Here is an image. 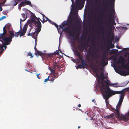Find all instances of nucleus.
<instances>
[{
  "label": "nucleus",
  "mask_w": 129,
  "mask_h": 129,
  "mask_svg": "<svg viewBox=\"0 0 129 129\" xmlns=\"http://www.w3.org/2000/svg\"><path fill=\"white\" fill-rule=\"evenodd\" d=\"M111 52H110V54H115L116 53V51H118L117 49H112L111 50Z\"/></svg>",
  "instance_id": "nucleus-37"
},
{
  "label": "nucleus",
  "mask_w": 129,
  "mask_h": 129,
  "mask_svg": "<svg viewBox=\"0 0 129 129\" xmlns=\"http://www.w3.org/2000/svg\"><path fill=\"white\" fill-rule=\"evenodd\" d=\"M28 54L29 56H31V58L33 57L34 56H33L32 55V53L30 52H29V53H28Z\"/></svg>",
  "instance_id": "nucleus-46"
},
{
  "label": "nucleus",
  "mask_w": 129,
  "mask_h": 129,
  "mask_svg": "<svg viewBox=\"0 0 129 129\" xmlns=\"http://www.w3.org/2000/svg\"><path fill=\"white\" fill-rule=\"evenodd\" d=\"M50 78H51L50 79H49V80L50 81V82L51 83L53 82L54 80L55 79V78H54L52 76Z\"/></svg>",
  "instance_id": "nucleus-40"
},
{
  "label": "nucleus",
  "mask_w": 129,
  "mask_h": 129,
  "mask_svg": "<svg viewBox=\"0 0 129 129\" xmlns=\"http://www.w3.org/2000/svg\"><path fill=\"white\" fill-rule=\"evenodd\" d=\"M0 39L2 40L4 42V43L6 45H9L12 41L11 39L9 37H7L6 36H4L2 38H0Z\"/></svg>",
  "instance_id": "nucleus-12"
},
{
  "label": "nucleus",
  "mask_w": 129,
  "mask_h": 129,
  "mask_svg": "<svg viewBox=\"0 0 129 129\" xmlns=\"http://www.w3.org/2000/svg\"><path fill=\"white\" fill-rule=\"evenodd\" d=\"M48 21L50 23L53 25H54L56 28L58 27V25L56 24L55 23L53 22L51 20H48Z\"/></svg>",
  "instance_id": "nucleus-36"
},
{
  "label": "nucleus",
  "mask_w": 129,
  "mask_h": 129,
  "mask_svg": "<svg viewBox=\"0 0 129 129\" xmlns=\"http://www.w3.org/2000/svg\"><path fill=\"white\" fill-rule=\"evenodd\" d=\"M93 47H89L88 48V53L89 54V57L90 56L92 59H96V63L98 64L99 62L97 60L99 56L95 52V48L96 46L95 44V42H94L93 44L92 45Z\"/></svg>",
  "instance_id": "nucleus-2"
},
{
  "label": "nucleus",
  "mask_w": 129,
  "mask_h": 129,
  "mask_svg": "<svg viewBox=\"0 0 129 129\" xmlns=\"http://www.w3.org/2000/svg\"><path fill=\"white\" fill-rule=\"evenodd\" d=\"M120 29H127V28L126 27H122V26H121V27H120Z\"/></svg>",
  "instance_id": "nucleus-50"
},
{
  "label": "nucleus",
  "mask_w": 129,
  "mask_h": 129,
  "mask_svg": "<svg viewBox=\"0 0 129 129\" xmlns=\"http://www.w3.org/2000/svg\"><path fill=\"white\" fill-rule=\"evenodd\" d=\"M123 50L124 51H129V48H124Z\"/></svg>",
  "instance_id": "nucleus-45"
},
{
  "label": "nucleus",
  "mask_w": 129,
  "mask_h": 129,
  "mask_svg": "<svg viewBox=\"0 0 129 129\" xmlns=\"http://www.w3.org/2000/svg\"><path fill=\"white\" fill-rule=\"evenodd\" d=\"M74 25H73L71 27V28L72 30L70 31L69 29V27H61V29L62 30H65V31L67 32L69 34H70V36L73 37V39L74 40V34L75 32L74 29Z\"/></svg>",
  "instance_id": "nucleus-8"
},
{
  "label": "nucleus",
  "mask_w": 129,
  "mask_h": 129,
  "mask_svg": "<svg viewBox=\"0 0 129 129\" xmlns=\"http://www.w3.org/2000/svg\"><path fill=\"white\" fill-rule=\"evenodd\" d=\"M90 63V67L92 68L93 71L94 72L96 73L99 72V69L97 66L96 64H95V67H94L93 65V62L91 61H89Z\"/></svg>",
  "instance_id": "nucleus-14"
},
{
  "label": "nucleus",
  "mask_w": 129,
  "mask_h": 129,
  "mask_svg": "<svg viewBox=\"0 0 129 129\" xmlns=\"http://www.w3.org/2000/svg\"><path fill=\"white\" fill-rule=\"evenodd\" d=\"M84 0L82 1V0H76L75 2V5L79 9H81L84 6Z\"/></svg>",
  "instance_id": "nucleus-11"
},
{
  "label": "nucleus",
  "mask_w": 129,
  "mask_h": 129,
  "mask_svg": "<svg viewBox=\"0 0 129 129\" xmlns=\"http://www.w3.org/2000/svg\"><path fill=\"white\" fill-rule=\"evenodd\" d=\"M109 41L111 43H112V40H110Z\"/></svg>",
  "instance_id": "nucleus-61"
},
{
  "label": "nucleus",
  "mask_w": 129,
  "mask_h": 129,
  "mask_svg": "<svg viewBox=\"0 0 129 129\" xmlns=\"http://www.w3.org/2000/svg\"><path fill=\"white\" fill-rule=\"evenodd\" d=\"M41 14L43 16V21L41 20V19H40V20L42 23H44L45 22L47 21L48 20H49L45 16L44 14Z\"/></svg>",
  "instance_id": "nucleus-19"
},
{
  "label": "nucleus",
  "mask_w": 129,
  "mask_h": 129,
  "mask_svg": "<svg viewBox=\"0 0 129 129\" xmlns=\"http://www.w3.org/2000/svg\"><path fill=\"white\" fill-rule=\"evenodd\" d=\"M37 44V42H36V43H35V45L34 47V49L35 50V55H39L40 56L43 60L45 59L46 58H51L53 56V54H46L38 51L36 48Z\"/></svg>",
  "instance_id": "nucleus-3"
},
{
  "label": "nucleus",
  "mask_w": 129,
  "mask_h": 129,
  "mask_svg": "<svg viewBox=\"0 0 129 129\" xmlns=\"http://www.w3.org/2000/svg\"><path fill=\"white\" fill-rule=\"evenodd\" d=\"M101 29L103 31V33L104 32V28H103V27H101Z\"/></svg>",
  "instance_id": "nucleus-53"
},
{
  "label": "nucleus",
  "mask_w": 129,
  "mask_h": 129,
  "mask_svg": "<svg viewBox=\"0 0 129 129\" xmlns=\"http://www.w3.org/2000/svg\"><path fill=\"white\" fill-rule=\"evenodd\" d=\"M55 54H58L59 53V52H58V51L57 50L56 51V52H55Z\"/></svg>",
  "instance_id": "nucleus-52"
},
{
  "label": "nucleus",
  "mask_w": 129,
  "mask_h": 129,
  "mask_svg": "<svg viewBox=\"0 0 129 129\" xmlns=\"http://www.w3.org/2000/svg\"><path fill=\"white\" fill-rule=\"evenodd\" d=\"M99 0H95V2L96 3H97V1H98Z\"/></svg>",
  "instance_id": "nucleus-63"
},
{
  "label": "nucleus",
  "mask_w": 129,
  "mask_h": 129,
  "mask_svg": "<svg viewBox=\"0 0 129 129\" xmlns=\"http://www.w3.org/2000/svg\"><path fill=\"white\" fill-rule=\"evenodd\" d=\"M40 75V74H38L37 75V77L39 78V79H40V78L39 77V76Z\"/></svg>",
  "instance_id": "nucleus-54"
},
{
  "label": "nucleus",
  "mask_w": 129,
  "mask_h": 129,
  "mask_svg": "<svg viewBox=\"0 0 129 129\" xmlns=\"http://www.w3.org/2000/svg\"><path fill=\"white\" fill-rule=\"evenodd\" d=\"M62 26L61 25H59V27L58 26L57 27V29L58 33L61 34L63 32V30L61 29Z\"/></svg>",
  "instance_id": "nucleus-27"
},
{
  "label": "nucleus",
  "mask_w": 129,
  "mask_h": 129,
  "mask_svg": "<svg viewBox=\"0 0 129 129\" xmlns=\"http://www.w3.org/2000/svg\"><path fill=\"white\" fill-rule=\"evenodd\" d=\"M99 78L102 80H104V76L103 74V73H102L100 74Z\"/></svg>",
  "instance_id": "nucleus-38"
},
{
  "label": "nucleus",
  "mask_w": 129,
  "mask_h": 129,
  "mask_svg": "<svg viewBox=\"0 0 129 129\" xmlns=\"http://www.w3.org/2000/svg\"><path fill=\"white\" fill-rule=\"evenodd\" d=\"M22 17L23 18V19H20V23L21 22L24 21L26 18V17L25 16V15L24 13H22L21 14Z\"/></svg>",
  "instance_id": "nucleus-30"
},
{
  "label": "nucleus",
  "mask_w": 129,
  "mask_h": 129,
  "mask_svg": "<svg viewBox=\"0 0 129 129\" xmlns=\"http://www.w3.org/2000/svg\"><path fill=\"white\" fill-rule=\"evenodd\" d=\"M110 109L112 111H113L114 112V113H115V111H116L115 109H114L112 107H111L110 108Z\"/></svg>",
  "instance_id": "nucleus-47"
},
{
  "label": "nucleus",
  "mask_w": 129,
  "mask_h": 129,
  "mask_svg": "<svg viewBox=\"0 0 129 129\" xmlns=\"http://www.w3.org/2000/svg\"><path fill=\"white\" fill-rule=\"evenodd\" d=\"M115 0H110L109 3V5L111 6H112L113 9L114 8V3Z\"/></svg>",
  "instance_id": "nucleus-33"
},
{
  "label": "nucleus",
  "mask_w": 129,
  "mask_h": 129,
  "mask_svg": "<svg viewBox=\"0 0 129 129\" xmlns=\"http://www.w3.org/2000/svg\"><path fill=\"white\" fill-rule=\"evenodd\" d=\"M120 114V117L119 118H121V119L123 120L125 122L127 121L128 120V119L127 117H126L125 116H121Z\"/></svg>",
  "instance_id": "nucleus-28"
},
{
  "label": "nucleus",
  "mask_w": 129,
  "mask_h": 129,
  "mask_svg": "<svg viewBox=\"0 0 129 129\" xmlns=\"http://www.w3.org/2000/svg\"><path fill=\"white\" fill-rule=\"evenodd\" d=\"M49 76L47 78L45 79V80H44V82H47L49 80Z\"/></svg>",
  "instance_id": "nucleus-49"
},
{
  "label": "nucleus",
  "mask_w": 129,
  "mask_h": 129,
  "mask_svg": "<svg viewBox=\"0 0 129 129\" xmlns=\"http://www.w3.org/2000/svg\"><path fill=\"white\" fill-rule=\"evenodd\" d=\"M31 28H30V30L29 31V33L27 34V35L28 36H31L32 37V34H31V33H30V32L31 30V28H32L31 27Z\"/></svg>",
  "instance_id": "nucleus-44"
},
{
  "label": "nucleus",
  "mask_w": 129,
  "mask_h": 129,
  "mask_svg": "<svg viewBox=\"0 0 129 129\" xmlns=\"http://www.w3.org/2000/svg\"><path fill=\"white\" fill-rule=\"evenodd\" d=\"M108 6L109 5L108 4L107 5V6L106 5H104L103 6V11L108 12L109 10Z\"/></svg>",
  "instance_id": "nucleus-25"
},
{
  "label": "nucleus",
  "mask_w": 129,
  "mask_h": 129,
  "mask_svg": "<svg viewBox=\"0 0 129 129\" xmlns=\"http://www.w3.org/2000/svg\"><path fill=\"white\" fill-rule=\"evenodd\" d=\"M75 54L79 57V59H82V58H83V56L80 54V52L76 51L75 52Z\"/></svg>",
  "instance_id": "nucleus-32"
},
{
  "label": "nucleus",
  "mask_w": 129,
  "mask_h": 129,
  "mask_svg": "<svg viewBox=\"0 0 129 129\" xmlns=\"http://www.w3.org/2000/svg\"><path fill=\"white\" fill-rule=\"evenodd\" d=\"M67 25V23L66 22L64 21L63 22L62 24L61 25L62 27H64V26Z\"/></svg>",
  "instance_id": "nucleus-42"
},
{
  "label": "nucleus",
  "mask_w": 129,
  "mask_h": 129,
  "mask_svg": "<svg viewBox=\"0 0 129 129\" xmlns=\"http://www.w3.org/2000/svg\"><path fill=\"white\" fill-rule=\"evenodd\" d=\"M112 6H111L110 12L109 14L108 21V25H110V24L114 21L113 18L115 15V12L114 9V7L113 9Z\"/></svg>",
  "instance_id": "nucleus-7"
},
{
  "label": "nucleus",
  "mask_w": 129,
  "mask_h": 129,
  "mask_svg": "<svg viewBox=\"0 0 129 129\" xmlns=\"http://www.w3.org/2000/svg\"><path fill=\"white\" fill-rule=\"evenodd\" d=\"M114 47V44H112L111 46V48H113Z\"/></svg>",
  "instance_id": "nucleus-55"
},
{
  "label": "nucleus",
  "mask_w": 129,
  "mask_h": 129,
  "mask_svg": "<svg viewBox=\"0 0 129 129\" xmlns=\"http://www.w3.org/2000/svg\"><path fill=\"white\" fill-rule=\"evenodd\" d=\"M2 10H3L2 8V7H1V8H0V11H2Z\"/></svg>",
  "instance_id": "nucleus-60"
},
{
  "label": "nucleus",
  "mask_w": 129,
  "mask_h": 129,
  "mask_svg": "<svg viewBox=\"0 0 129 129\" xmlns=\"http://www.w3.org/2000/svg\"><path fill=\"white\" fill-rule=\"evenodd\" d=\"M126 73L124 71H122L121 72V73L122 74H123V75L124 76H125V73ZM127 73V75H129V71H128L127 72H126Z\"/></svg>",
  "instance_id": "nucleus-39"
},
{
  "label": "nucleus",
  "mask_w": 129,
  "mask_h": 129,
  "mask_svg": "<svg viewBox=\"0 0 129 129\" xmlns=\"http://www.w3.org/2000/svg\"><path fill=\"white\" fill-rule=\"evenodd\" d=\"M105 82L108 85L105 86V88L104 90L103 91V93L102 94L103 98L105 101L107 100L109 98L112 96L116 94H120L121 93V91H114L111 90L110 88L109 85L110 86H113V87H117V86H115L116 84H110V81H105Z\"/></svg>",
  "instance_id": "nucleus-1"
},
{
  "label": "nucleus",
  "mask_w": 129,
  "mask_h": 129,
  "mask_svg": "<svg viewBox=\"0 0 129 129\" xmlns=\"http://www.w3.org/2000/svg\"><path fill=\"white\" fill-rule=\"evenodd\" d=\"M101 84L100 86V90L102 92V94L103 93V91L104 90L105 88V85L104 84L103 82H101Z\"/></svg>",
  "instance_id": "nucleus-17"
},
{
  "label": "nucleus",
  "mask_w": 129,
  "mask_h": 129,
  "mask_svg": "<svg viewBox=\"0 0 129 129\" xmlns=\"http://www.w3.org/2000/svg\"><path fill=\"white\" fill-rule=\"evenodd\" d=\"M98 127H99V128H101L102 129V128L104 127H103V122L101 121H99L98 123Z\"/></svg>",
  "instance_id": "nucleus-31"
},
{
  "label": "nucleus",
  "mask_w": 129,
  "mask_h": 129,
  "mask_svg": "<svg viewBox=\"0 0 129 129\" xmlns=\"http://www.w3.org/2000/svg\"><path fill=\"white\" fill-rule=\"evenodd\" d=\"M40 19L39 18H37L35 16V15L33 14L32 16L30 18V24L29 26L30 27H33V24H34V25H37V24H39V22L41 23L40 21Z\"/></svg>",
  "instance_id": "nucleus-6"
},
{
  "label": "nucleus",
  "mask_w": 129,
  "mask_h": 129,
  "mask_svg": "<svg viewBox=\"0 0 129 129\" xmlns=\"http://www.w3.org/2000/svg\"><path fill=\"white\" fill-rule=\"evenodd\" d=\"M75 39H76V40H77V41H78V40L79 39V37H78L77 36H76V37Z\"/></svg>",
  "instance_id": "nucleus-51"
},
{
  "label": "nucleus",
  "mask_w": 129,
  "mask_h": 129,
  "mask_svg": "<svg viewBox=\"0 0 129 129\" xmlns=\"http://www.w3.org/2000/svg\"><path fill=\"white\" fill-rule=\"evenodd\" d=\"M25 5V1L21 2L18 6V8L20 10L22 7H24Z\"/></svg>",
  "instance_id": "nucleus-24"
},
{
  "label": "nucleus",
  "mask_w": 129,
  "mask_h": 129,
  "mask_svg": "<svg viewBox=\"0 0 129 129\" xmlns=\"http://www.w3.org/2000/svg\"><path fill=\"white\" fill-rule=\"evenodd\" d=\"M81 22V20L76 22V23L77 24L76 26H75V27L76 30H78L79 29V26L80 25V23Z\"/></svg>",
  "instance_id": "nucleus-20"
},
{
  "label": "nucleus",
  "mask_w": 129,
  "mask_h": 129,
  "mask_svg": "<svg viewBox=\"0 0 129 129\" xmlns=\"http://www.w3.org/2000/svg\"><path fill=\"white\" fill-rule=\"evenodd\" d=\"M102 129H110V128H106V127H104L102 128Z\"/></svg>",
  "instance_id": "nucleus-59"
},
{
  "label": "nucleus",
  "mask_w": 129,
  "mask_h": 129,
  "mask_svg": "<svg viewBox=\"0 0 129 129\" xmlns=\"http://www.w3.org/2000/svg\"><path fill=\"white\" fill-rule=\"evenodd\" d=\"M107 50L108 51L110 49V47H107Z\"/></svg>",
  "instance_id": "nucleus-58"
},
{
  "label": "nucleus",
  "mask_w": 129,
  "mask_h": 129,
  "mask_svg": "<svg viewBox=\"0 0 129 129\" xmlns=\"http://www.w3.org/2000/svg\"><path fill=\"white\" fill-rule=\"evenodd\" d=\"M116 47L119 49H120V48L119 46Z\"/></svg>",
  "instance_id": "nucleus-64"
},
{
  "label": "nucleus",
  "mask_w": 129,
  "mask_h": 129,
  "mask_svg": "<svg viewBox=\"0 0 129 129\" xmlns=\"http://www.w3.org/2000/svg\"><path fill=\"white\" fill-rule=\"evenodd\" d=\"M25 4L26 5H29L31 7H32V5L31 3V2L29 1H25Z\"/></svg>",
  "instance_id": "nucleus-35"
},
{
  "label": "nucleus",
  "mask_w": 129,
  "mask_h": 129,
  "mask_svg": "<svg viewBox=\"0 0 129 129\" xmlns=\"http://www.w3.org/2000/svg\"><path fill=\"white\" fill-rule=\"evenodd\" d=\"M6 16H3L2 17H1L0 18V21L2 20L3 19L6 18Z\"/></svg>",
  "instance_id": "nucleus-48"
},
{
  "label": "nucleus",
  "mask_w": 129,
  "mask_h": 129,
  "mask_svg": "<svg viewBox=\"0 0 129 129\" xmlns=\"http://www.w3.org/2000/svg\"><path fill=\"white\" fill-rule=\"evenodd\" d=\"M121 91V93L120 94L121 95L120 98L116 107V109H115L116 113L118 117H120V114L119 113V110L120 108L121 105L122 104L125 95V93L124 91Z\"/></svg>",
  "instance_id": "nucleus-4"
},
{
  "label": "nucleus",
  "mask_w": 129,
  "mask_h": 129,
  "mask_svg": "<svg viewBox=\"0 0 129 129\" xmlns=\"http://www.w3.org/2000/svg\"><path fill=\"white\" fill-rule=\"evenodd\" d=\"M51 68L55 71V70H56V69L59 70L60 69L59 65L57 64L56 63L54 64L53 66Z\"/></svg>",
  "instance_id": "nucleus-22"
},
{
  "label": "nucleus",
  "mask_w": 129,
  "mask_h": 129,
  "mask_svg": "<svg viewBox=\"0 0 129 129\" xmlns=\"http://www.w3.org/2000/svg\"><path fill=\"white\" fill-rule=\"evenodd\" d=\"M7 0H3L2 1H3V4H5Z\"/></svg>",
  "instance_id": "nucleus-56"
},
{
  "label": "nucleus",
  "mask_w": 129,
  "mask_h": 129,
  "mask_svg": "<svg viewBox=\"0 0 129 129\" xmlns=\"http://www.w3.org/2000/svg\"><path fill=\"white\" fill-rule=\"evenodd\" d=\"M78 65V67H79V68H80L81 69L85 68L82 64H79Z\"/></svg>",
  "instance_id": "nucleus-43"
},
{
  "label": "nucleus",
  "mask_w": 129,
  "mask_h": 129,
  "mask_svg": "<svg viewBox=\"0 0 129 129\" xmlns=\"http://www.w3.org/2000/svg\"><path fill=\"white\" fill-rule=\"evenodd\" d=\"M49 68L51 73L53 74V76L55 79L57 78L58 77V74L56 73L55 71L53 69H52L51 67H49Z\"/></svg>",
  "instance_id": "nucleus-16"
},
{
  "label": "nucleus",
  "mask_w": 129,
  "mask_h": 129,
  "mask_svg": "<svg viewBox=\"0 0 129 129\" xmlns=\"http://www.w3.org/2000/svg\"><path fill=\"white\" fill-rule=\"evenodd\" d=\"M86 40L84 39V43L81 42L80 44V45H78L77 47L79 50L81 52L83 51L84 48L86 46Z\"/></svg>",
  "instance_id": "nucleus-10"
},
{
  "label": "nucleus",
  "mask_w": 129,
  "mask_h": 129,
  "mask_svg": "<svg viewBox=\"0 0 129 129\" xmlns=\"http://www.w3.org/2000/svg\"><path fill=\"white\" fill-rule=\"evenodd\" d=\"M113 23H114V21L113 22H112L110 24V25H107L108 26V27H111L112 28L113 26Z\"/></svg>",
  "instance_id": "nucleus-41"
},
{
  "label": "nucleus",
  "mask_w": 129,
  "mask_h": 129,
  "mask_svg": "<svg viewBox=\"0 0 129 129\" xmlns=\"http://www.w3.org/2000/svg\"><path fill=\"white\" fill-rule=\"evenodd\" d=\"M9 33L10 36L8 37L12 40L13 38H14L15 36L14 31L12 30L11 31H9Z\"/></svg>",
  "instance_id": "nucleus-21"
},
{
  "label": "nucleus",
  "mask_w": 129,
  "mask_h": 129,
  "mask_svg": "<svg viewBox=\"0 0 129 129\" xmlns=\"http://www.w3.org/2000/svg\"><path fill=\"white\" fill-rule=\"evenodd\" d=\"M27 27V25L26 24H25L22 30H21V31H19L17 32H15L14 34V37H18L20 33L21 34L20 35V37L24 35L26 32Z\"/></svg>",
  "instance_id": "nucleus-9"
},
{
  "label": "nucleus",
  "mask_w": 129,
  "mask_h": 129,
  "mask_svg": "<svg viewBox=\"0 0 129 129\" xmlns=\"http://www.w3.org/2000/svg\"><path fill=\"white\" fill-rule=\"evenodd\" d=\"M115 116V114L114 113L110 114V115H108L105 116V118L107 119H113Z\"/></svg>",
  "instance_id": "nucleus-18"
},
{
  "label": "nucleus",
  "mask_w": 129,
  "mask_h": 129,
  "mask_svg": "<svg viewBox=\"0 0 129 129\" xmlns=\"http://www.w3.org/2000/svg\"><path fill=\"white\" fill-rule=\"evenodd\" d=\"M19 1L18 0H13L11 2V5L14 6H16L18 3L19 2Z\"/></svg>",
  "instance_id": "nucleus-23"
},
{
  "label": "nucleus",
  "mask_w": 129,
  "mask_h": 129,
  "mask_svg": "<svg viewBox=\"0 0 129 129\" xmlns=\"http://www.w3.org/2000/svg\"><path fill=\"white\" fill-rule=\"evenodd\" d=\"M39 24H37V25H35V28L34 29L35 30H36L33 33V32L31 33L32 34V37L35 39V43H36V42H37V36L38 34L41 31V29L42 26L41 23L39 22Z\"/></svg>",
  "instance_id": "nucleus-5"
},
{
  "label": "nucleus",
  "mask_w": 129,
  "mask_h": 129,
  "mask_svg": "<svg viewBox=\"0 0 129 129\" xmlns=\"http://www.w3.org/2000/svg\"><path fill=\"white\" fill-rule=\"evenodd\" d=\"M105 53H103V56L102 57L103 58V60L101 62V63L103 64H105L106 65L107 63H105V60H104V59H105L106 58V56H105Z\"/></svg>",
  "instance_id": "nucleus-34"
},
{
  "label": "nucleus",
  "mask_w": 129,
  "mask_h": 129,
  "mask_svg": "<svg viewBox=\"0 0 129 129\" xmlns=\"http://www.w3.org/2000/svg\"><path fill=\"white\" fill-rule=\"evenodd\" d=\"M78 107H81V105L80 104H79L78 105Z\"/></svg>",
  "instance_id": "nucleus-62"
},
{
  "label": "nucleus",
  "mask_w": 129,
  "mask_h": 129,
  "mask_svg": "<svg viewBox=\"0 0 129 129\" xmlns=\"http://www.w3.org/2000/svg\"><path fill=\"white\" fill-rule=\"evenodd\" d=\"M10 26L9 25H7L6 26L5 25L3 28V33L2 34L0 33V38H2L4 36H5L7 35V31L6 28L8 29L9 28Z\"/></svg>",
  "instance_id": "nucleus-13"
},
{
  "label": "nucleus",
  "mask_w": 129,
  "mask_h": 129,
  "mask_svg": "<svg viewBox=\"0 0 129 129\" xmlns=\"http://www.w3.org/2000/svg\"><path fill=\"white\" fill-rule=\"evenodd\" d=\"M125 61V59L122 56H121L119 57L116 62L118 64L119 63H121L122 66H124V62Z\"/></svg>",
  "instance_id": "nucleus-15"
},
{
  "label": "nucleus",
  "mask_w": 129,
  "mask_h": 129,
  "mask_svg": "<svg viewBox=\"0 0 129 129\" xmlns=\"http://www.w3.org/2000/svg\"><path fill=\"white\" fill-rule=\"evenodd\" d=\"M7 45H6V44L5 43H4V44L1 45V52H3V51H4V50L3 48L4 47V48L5 49H6L7 47L6 46Z\"/></svg>",
  "instance_id": "nucleus-29"
},
{
  "label": "nucleus",
  "mask_w": 129,
  "mask_h": 129,
  "mask_svg": "<svg viewBox=\"0 0 129 129\" xmlns=\"http://www.w3.org/2000/svg\"><path fill=\"white\" fill-rule=\"evenodd\" d=\"M81 61V64L85 68L86 67V61L84 59H82H82H80Z\"/></svg>",
  "instance_id": "nucleus-26"
},
{
  "label": "nucleus",
  "mask_w": 129,
  "mask_h": 129,
  "mask_svg": "<svg viewBox=\"0 0 129 129\" xmlns=\"http://www.w3.org/2000/svg\"><path fill=\"white\" fill-rule=\"evenodd\" d=\"M3 2L2 3H0V8H1V5H3L4 4H3Z\"/></svg>",
  "instance_id": "nucleus-57"
}]
</instances>
